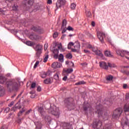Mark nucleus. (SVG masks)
Returning a JSON list of instances; mask_svg holds the SVG:
<instances>
[{"label": "nucleus", "mask_w": 129, "mask_h": 129, "mask_svg": "<svg viewBox=\"0 0 129 129\" xmlns=\"http://www.w3.org/2000/svg\"><path fill=\"white\" fill-rule=\"evenodd\" d=\"M6 87L9 90H15L17 91L20 88L21 85L18 80L11 79L7 81L6 83Z\"/></svg>", "instance_id": "f257e3e1"}, {"label": "nucleus", "mask_w": 129, "mask_h": 129, "mask_svg": "<svg viewBox=\"0 0 129 129\" xmlns=\"http://www.w3.org/2000/svg\"><path fill=\"white\" fill-rule=\"evenodd\" d=\"M64 104L69 110H72L75 108V105L73 103V98H68L64 99Z\"/></svg>", "instance_id": "f03ea898"}, {"label": "nucleus", "mask_w": 129, "mask_h": 129, "mask_svg": "<svg viewBox=\"0 0 129 129\" xmlns=\"http://www.w3.org/2000/svg\"><path fill=\"white\" fill-rule=\"evenodd\" d=\"M48 113L53 114V115H55V116H59V115L60 114L59 109H57V107L55 106L51 107V108L48 109Z\"/></svg>", "instance_id": "7ed1b4c3"}, {"label": "nucleus", "mask_w": 129, "mask_h": 129, "mask_svg": "<svg viewBox=\"0 0 129 129\" xmlns=\"http://www.w3.org/2000/svg\"><path fill=\"white\" fill-rule=\"evenodd\" d=\"M38 112L40 113V115L43 119H45V120H48V118H49V116L47 115V114L46 113V111H45V110H44V108L42 107H39L38 108Z\"/></svg>", "instance_id": "20e7f679"}, {"label": "nucleus", "mask_w": 129, "mask_h": 129, "mask_svg": "<svg viewBox=\"0 0 129 129\" xmlns=\"http://www.w3.org/2000/svg\"><path fill=\"white\" fill-rule=\"evenodd\" d=\"M121 113H122V108H117L113 112L112 115L113 118H117V117H119L121 115Z\"/></svg>", "instance_id": "39448f33"}, {"label": "nucleus", "mask_w": 129, "mask_h": 129, "mask_svg": "<svg viewBox=\"0 0 129 129\" xmlns=\"http://www.w3.org/2000/svg\"><path fill=\"white\" fill-rule=\"evenodd\" d=\"M96 113L98 114V115H99V116H102L103 118H104V119H107V118H108V114L106 113L102 115V114L103 113V111H102V110L100 109H98L97 110Z\"/></svg>", "instance_id": "423d86ee"}, {"label": "nucleus", "mask_w": 129, "mask_h": 129, "mask_svg": "<svg viewBox=\"0 0 129 129\" xmlns=\"http://www.w3.org/2000/svg\"><path fill=\"white\" fill-rule=\"evenodd\" d=\"M97 37L100 40L101 43H104V38H105V33L102 32H98L97 33Z\"/></svg>", "instance_id": "0eeeda50"}, {"label": "nucleus", "mask_w": 129, "mask_h": 129, "mask_svg": "<svg viewBox=\"0 0 129 129\" xmlns=\"http://www.w3.org/2000/svg\"><path fill=\"white\" fill-rule=\"evenodd\" d=\"M116 52L117 55L121 56V57H124L125 55H127L128 56H129V52L126 51L118 49V50H116Z\"/></svg>", "instance_id": "6e6552de"}, {"label": "nucleus", "mask_w": 129, "mask_h": 129, "mask_svg": "<svg viewBox=\"0 0 129 129\" xmlns=\"http://www.w3.org/2000/svg\"><path fill=\"white\" fill-rule=\"evenodd\" d=\"M76 45L74 46V48H72V52H79L80 51V43L78 41L75 42Z\"/></svg>", "instance_id": "1a4fd4ad"}, {"label": "nucleus", "mask_w": 129, "mask_h": 129, "mask_svg": "<svg viewBox=\"0 0 129 129\" xmlns=\"http://www.w3.org/2000/svg\"><path fill=\"white\" fill-rule=\"evenodd\" d=\"M66 3H67L66 0H57L56 4L57 9H59L61 7L65 6V5H66Z\"/></svg>", "instance_id": "9d476101"}, {"label": "nucleus", "mask_w": 129, "mask_h": 129, "mask_svg": "<svg viewBox=\"0 0 129 129\" xmlns=\"http://www.w3.org/2000/svg\"><path fill=\"white\" fill-rule=\"evenodd\" d=\"M32 30L34 32H37L39 34H43L44 33V29L40 27H33Z\"/></svg>", "instance_id": "9b49d317"}, {"label": "nucleus", "mask_w": 129, "mask_h": 129, "mask_svg": "<svg viewBox=\"0 0 129 129\" xmlns=\"http://www.w3.org/2000/svg\"><path fill=\"white\" fill-rule=\"evenodd\" d=\"M102 125V122L101 120L94 122L93 124V127L94 128H100Z\"/></svg>", "instance_id": "f8f14e48"}, {"label": "nucleus", "mask_w": 129, "mask_h": 129, "mask_svg": "<svg viewBox=\"0 0 129 129\" xmlns=\"http://www.w3.org/2000/svg\"><path fill=\"white\" fill-rule=\"evenodd\" d=\"M24 5L27 9H30L33 6V1L32 0H26L24 1Z\"/></svg>", "instance_id": "ddd939ff"}, {"label": "nucleus", "mask_w": 129, "mask_h": 129, "mask_svg": "<svg viewBox=\"0 0 129 129\" xmlns=\"http://www.w3.org/2000/svg\"><path fill=\"white\" fill-rule=\"evenodd\" d=\"M99 66L100 68L104 69L105 70H107L108 69V66L106 64V62L104 61H101L99 62Z\"/></svg>", "instance_id": "4468645a"}, {"label": "nucleus", "mask_w": 129, "mask_h": 129, "mask_svg": "<svg viewBox=\"0 0 129 129\" xmlns=\"http://www.w3.org/2000/svg\"><path fill=\"white\" fill-rule=\"evenodd\" d=\"M61 66H62V64L60 63L57 62H54L51 65L52 68H54V69H56V68H60Z\"/></svg>", "instance_id": "2eb2a0df"}, {"label": "nucleus", "mask_w": 129, "mask_h": 129, "mask_svg": "<svg viewBox=\"0 0 129 129\" xmlns=\"http://www.w3.org/2000/svg\"><path fill=\"white\" fill-rule=\"evenodd\" d=\"M44 84H51L52 82H53V78H49L46 79L43 81Z\"/></svg>", "instance_id": "dca6fc26"}, {"label": "nucleus", "mask_w": 129, "mask_h": 129, "mask_svg": "<svg viewBox=\"0 0 129 129\" xmlns=\"http://www.w3.org/2000/svg\"><path fill=\"white\" fill-rule=\"evenodd\" d=\"M53 53L54 54V58H55V59H57V58H58V54H59V50L57 48L54 49L53 50Z\"/></svg>", "instance_id": "f3484780"}, {"label": "nucleus", "mask_w": 129, "mask_h": 129, "mask_svg": "<svg viewBox=\"0 0 129 129\" xmlns=\"http://www.w3.org/2000/svg\"><path fill=\"white\" fill-rule=\"evenodd\" d=\"M29 38L31 40H39V39H40V36L37 35H31L29 36Z\"/></svg>", "instance_id": "a211bd4d"}, {"label": "nucleus", "mask_w": 129, "mask_h": 129, "mask_svg": "<svg viewBox=\"0 0 129 129\" xmlns=\"http://www.w3.org/2000/svg\"><path fill=\"white\" fill-rule=\"evenodd\" d=\"M55 47H57L58 48V50H60L61 51V52H64V51H65L64 48H63V47H62V44H61V43L56 44Z\"/></svg>", "instance_id": "6ab92c4d"}, {"label": "nucleus", "mask_w": 129, "mask_h": 129, "mask_svg": "<svg viewBox=\"0 0 129 129\" xmlns=\"http://www.w3.org/2000/svg\"><path fill=\"white\" fill-rule=\"evenodd\" d=\"M50 76V73L49 72H43L42 74L41 75V78H46L47 76Z\"/></svg>", "instance_id": "aec40b11"}, {"label": "nucleus", "mask_w": 129, "mask_h": 129, "mask_svg": "<svg viewBox=\"0 0 129 129\" xmlns=\"http://www.w3.org/2000/svg\"><path fill=\"white\" fill-rule=\"evenodd\" d=\"M93 52H94L95 54L96 55H97L98 56H99L100 57H102L103 56V54L101 53L100 50H94V49H93Z\"/></svg>", "instance_id": "412c9836"}, {"label": "nucleus", "mask_w": 129, "mask_h": 129, "mask_svg": "<svg viewBox=\"0 0 129 129\" xmlns=\"http://www.w3.org/2000/svg\"><path fill=\"white\" fill-rule=\"evenodd\" d=\"M105 56H106V57H113L112 53L110 52V51H108V50H106L105 51Z\"/></svg>", "instance_id": "4be33fe9"}, {"label": "nucleus", "mask_w": 129, "mask_h": 129, "mask_svg": "<svg viewBox=\"0 0 129 129\" xmlns=\"http://www.w3.org/2000/svg\"><path fill=\"white\" fill-rule=\"evenodd\" d=\"M20 104V101L16 104V105L12 108V110L16 111V109H18V108H21V107L19 105Z\"/></svg>", "instance_id": "5701e85b"}, {"label": "nucleus", "mask_w": 129, "mask_h": 129, "mask_svg": "<svg viewBox=\"0 0 129 129\" xmlns=\"http://www.w3.org/2000/svg\"><path fill=\"white\" fill-rule=\"evenodd\" d=\"M42 48H43V45L41 44L36 45L35 48H34L35 51H40L42 50Z\"/></svg>", "instance_id": "b1692460"}, {"label": "nucleus", "mask_w": 129, "mask_h": 129, "mask_svg": "<svg viewBox=\"0 0 129 129\" xmlns=\"http://www.w3.org/2000/svg\"><path fill=\"white\" fill-rule=\"evenodd\" d=\"M59 74H60V73L59 72H57L55 74H54L53 76L54 79L59 81V80H60V78H59Z\"/></svg>", "instance_id": "393cba45"}, {"label": "nucleus", "mask_w": 129, "mask_h": 129, "mask_svg": "<svg viewBox=\"0 0 129 129\" xmlns=\"http://www.w3.org/2000/svg\"><path fill=\"white\" fill-rule=\"evenodd\" d=\"M67 25V21H66V20H63L62 21L61 29H65V28H66Z\"/></svg>", "instance_id": "a878e982"}, {"label": "nucleus", "mask_w": 129, "mask_h": 129, "mask_svg": "<svg viewBox=\"0 0 129 129\" xmlns=\"http://www.w3.org/2000/svg\"><path fill=\"white\" fill-rule=\"evenodd\" d=\"M5 94V91L4 90V87L0 86V96H3Z\"/></svg>", "instance_id": "bb28decb"}, {"label": "nucleus", "mask_w": 129, "mask_h": 129, "mask_svg": "<svg viewBox=\"0 0 129 129\" xmlns=\"http://www.w3.org/2000/svg\"><path fill=\"white\" fill-rule=\"evenodd\" d=\"M7 80V79L3 76H0V83L2 84L5 83V81Z\"/></svg>", "instance_id": "cd10ccee"}, {"label": "nucleus", "mask_w": 129, "mask_h": 129, "mask_svg": "<svg viewBox=\"0 0 129 129\" xmlns=\"http://www.w3.org/2000/svg\"><path fill=\"white\" fill-rule=\"evenodd\" d=\"M58 60L60 61V62H63L64 61V56H63V54H60L58 56Z\"/></svg>", "instance_id": "c85d7f7f"}, {"label": "nucleus", "mask_w": 129, "mask_h": 129, "mask_svg": "<svg viewBox=\"0 0 129 129\" xmlns=\"http://www.w3.org/2000/svg\"><path fill=\"white\" fill-rule=\"evenodd\" d=\"M124 111L125 112H127L129 111V105L127 104H126L124 106Z\"/></svg>", "instance_id": "c756f323"}, {"label": "nucleus", "mask_w": 129, "mask_h": 129, "mask_svg": "<svg viewBox=\"0 0 129 129\" xmlns=\"http://www.w3.org/2000/svg\"><path fill=\"white\" fill-rule=\"evenodd\" d=\"M26 111V109L23 108L22 110H21L18 113V117H20V116H21V115L23 114V112H25Z\"/></svg>", "instance_id": "7c9ffc66"}, {"label": "nucleus", "mask_w": 129, "mask_h": 129, "mask_svg": "<svg viewBox=\"0 0 129 129\" xmlns=\"http://www.w3.org/2000/svg\"><path fill=\"white\" fill-rule=\"evenodd\" d=\"M64 72L68 74L72 73V72H73V69H68L65 70Z\"/></svg>", "instance_id": "2f4dec72"}, {"label": "nucleus", "mask_w": 129, "mask_h": 129, "mask_svg": "<svg viewBox=\"0 0 129 129\" xmlns=\"http://www.w3.org/2000/svg\"><path fill=\"white\" fill-rule=\"evenodd\" d=\"M113 79V77L111 75H109L106 78V80L107 81H111Z\"/></svg>", "instance_id": "473e14b6"}, {"label": "nucleus", "mask_w": 129, "mask_h": 129, "mask_svg": "<svg viewBox=\"0 0 129 129\" xmlns=\"http://www.w3.org/2000/svg\"><path fill=\"white\" fill-rule=\"evenodd\" d=\"M110 67V68H114L116 67V66L114 63H111L110 62L108 63V68Z\"/></svg>", "instance_id": "72a5a7b5"}, {"label": "nucleus", "mask_w": 129, "mask_h": 129, "mask_svg": "<svg viewBox=\"0 0 129 129\" xmlns=\"http://www.w3.org/2000/svg\"><path fill=\"white\" fill-rule=\"evenodd\" d=\"M66 57L67 58V59H72V54L70 53H69L66 54Z\"/></svg>", "instance_id": "f704fd0d"}, {"label": "nucleus", "mask_w": 129, "mask_h": 129, "mask_svg": "<svg viewBox=\"0 0 129 129\" xmlns=\"http://www.w3.org/2000/svg\"><path fill=\"white\" fill-rule=\"evenodd\" d=\"M76 8V4L73 3L70 6V8L71 10H75V8Z\"/></svg>", "instance_id": "c9c22d12"}, {"label": "nucleus", "mask_w": 129, "mask_h": 129, "mask_svg": "<svg viewBox=\"0 0 129 129\" xmlns=\"http://www.w3.org/2000/svg\"><path fill=\"white\" fill-rule=\"evenodd\" d=\"M82 84H85V82H84V81H80L78 83H76L75 84V85H81Z\"/></svg>", "instance_id": "e433bc0d"}, {"label": "nucleus", "mask_w": 129, "mask_h": 129, "mask_svg": "<svg viewBox=\"0 0 129 129\" xmlns=\"http://www.w3.org/2000/svg\"><path fill=\"white\" fill-rule=\"evenodd\" d=\"M18 5L14 4V6L12 7V10L13 11H18Z\"/></svg>", "instance_id": "4c0bfd02"}, {"label": "nucleus", "mask_w": 129, "mask_h": 129, "mask_svg": "<svg viewBox=\"0 0 129 129\" xmlns=\"http://www.w3.org/2000/svg\"><path fill=\"white\" fill-rule=\"evenodd\" d=\"M36 51H37L36 53V56H37V57H39L40 55H41L42 53V51L41 50H36Z\"/></svg>", "instance_id": "58836bf2"}, {"label": "nucleus", "mask_w": 129, "mask_h": 129, "mask_svg": "<svg viewBox=\"0 0 129 129\" xmlns=\"http://www.w3.org/2000/svg\"><path fill=\"white\" fill-rule=\"evenodd\" d=\"M39 63H40V61H36L34 66V69H36V68H37V67L38 66V65H39Z\"/></svg>", "instance_id": "ea45409f"}, {"label": "nucleus", "mask_w": 129, "mask_h": 129, "mask_svg": "<svg viewBox=\"0 0 129 129\" xmlns=\"http://www.w3.org/2000/svg\"><path fill=\"white\" fill-rule=\"evenodd\" d=\"M67 30H68V31H74V29H73V28H72L71 26H69L68 27V28H67Z\"/></svg>", "instance_id": "a19ab883"}, {"label": "nucleus", "mask_w": 129, "mask_h": 129, "mask_svg": "<svg viewBox=\"0 0 129 129\" xmlns=\"http://www.w3.org/2000/svg\"><path fill=\"white\" fill-rule=\"evenodd\" d=\"M48 58H49V55H47L45 56V57L44 58V60L43 62H44V63H46V62H47V61H48Z\"/></svg>", "instance_id": "79ce46f5"}, {"label": "nucleus", "mask_w": 129, "mask_h": 129, "mask_svg": "<svg viewBox=\"0 0 129 129\" xmlns=\"http://www.w3.org/2000/svg\"><path fill=\"white\" fill-rule=\"evenodd\" d=\"M48 58H49V55H47L45 56V57L44 58V60L43 62H44V63H46V62H47V61H48Z\"/></svg>", "instance_id": "37998d69"}, {"label": "nucleus", "mask_w": 129, "mask_h": 129, "mask_svg": "<svg viewBox=\"0 0 129 129\" xmlns=\"http://www.w3.org/2000/svg\"><path fill=\"white\" fill-rule=\"evenodd\" d=\"M26 45H27L28 46H33V43H32V42L31 41H27L26 42Z\"/></svg>", "instance_id": "c03bdc74"}, {"label": "nucleus", "mask_w": 129, "mask_h": 129, "mask_svg": "<svg viewBox=\"0 0 129 129\" xmlns=\"http://www.w3.org/2000/svg\"><path fill=\"white\" fill-rule=\"evenodd\" d=\"M36 87V83H32L31 86V88L34 89Z\"/></svg>", "instance_id": "a18cd8bd"}, {"label": "nucleus", "mask_w": 129, "mask_h": 129, "mask_svg": "<svg viewBox=\"0 0 129 129\" xmlns=\"http://www.w3.org/2000/svg\"><path fill=\"white\" fill-rule=\"evenodd\" d=\"M31 111H32V109H30L29 110L27 111L25 113V115H28V114H30V112H31Z\"/></svg>", "instance_id": "49530a36"}, {"label": "nucleus", "mask_w": 129, "mask_h": 129, "mask_svg": "<svg viewBox=\"0 0 129 129\" xmlns=\"http://www.w3.org/2000/svg\"><path fill=\"white\" fill-rule=\"evenodd\" d=\"M9 111H10V108L9 107L6 108L4 110V112H5L6 113H8Z\"/></svg>", "instance_id": "de8ad7c7"}, {"label": "nucleus", "mask_w": 129, "mask_h": 129, "mask_svg": "<svg viewBox=\"0 0 129 129\" xmlns=\"http://www.w3.org/2000/svg\"><path fill=\"white\" fill-rule=\"evenodd\" d=\"M53 38H57L58 37V33L57 32H54L53 35Z\"/></svg>", "instance_id": "09e8293b"}, {"label": "nucleus", "mask_w": 129, "mask_h": 129, "mask_svg": "<svg viewBox=\"0 0 129 129\" xmlns=\"http://www.w3.org/2000/svg\"><path fill=\"white\" fill-rule=\"evenodd\" d=\"M87 109H88V104H87V106H84V110H85V111H86Z\"/></svg>", "instance_id": "8fccbe9b"}, {"label": "nucleus", "mask_w": 129, "mask_h": 129, "mask_svg": "<svg viewBox=\"0 0 129 129\" xmlns=\"http://www.w3.org/2000/svg\"><path fill=\"white\" fill-rule=\"evenodd\" d=\"M86 14L88 17H91V13H90V11L86 12Z\"/></svg>", "instance_id": "3c124183"}, {"label": "nucleus", "mask_w": 129, "mask_h": 129, "mask_svg": "<svg viewBox=\"0 0 129 129\" xmlns=\"http://www.w3.org/2000/svg\"><path fill=\"white\" fill-rule=\"evenodd\" d=\"M63 29L62 31V34H64V33H66V31H67V29H66V28H61Z\"/></svg>", "instance_id": "603ef678"}, {"label": "nucleus", "mask_w": 129, "mask_h": 129, "mask_svg": "<svg viewBox=\"0 0 129 129\" xmlns=\"http://www.w3.org/2000/svg\"><path fill=\"white\" fill-rule=\"evenodd\" d=\"M128 119H126L124 122L125 125H128Z\"/></svg>", "instance_id": "864d4df0"}, {"label": "nucleus", "mask_w": 129, "mask_h": 129, "mask_svg": "<svg viewBox=\"0 0 129 129\" xmlns=\"http://www.w3.org/2000/svg\"><path fill=\"white\" fill-rule=\"evenodd\" d=\"M41 90V87L39 86L37 87V91L40 92Z\"/></svg>", "instance_id": "5fc2aeb1"}, {"label": "nucleus", "mask_w": 129, "mask_h": 129, "mask_svg": "<svg viewBox=\"0 0 129 129\" xmlns=\"http://www.w3.org/2000/svg\"><path fill=\"white\" fill-rule=\"evenodd\" d=\"M67 76H64L63 78H62V80L63 81H66V80H67Z\"/></svg>", "instance_id": "6e6d98bb"}, {"label": "nucleus", "mask_w": 129, "mask_h": 129, "mask_svg": "<svg viewBox=\"0 0 129 129\" xmlns=\"http://www.w3.org/2000/svg\"><path fill=\"white\" fill-rule=\"evenodd\" d=\"M30 97H31V98H35V97H36V94H35L34 95H31L30 96Z\"/></svg>", "instance_id": "4d7b16f0"}, {"label": "nucleus", "mask_w": 129, "mask_h": 129, "mask_svg": "<svg viewBox=\"0 0 129 129\" xmlns=\"http://www.w3.org/2000/svg\"><path fill=\"white\" fill-rule=\"evenodd\" d=\"M12 105H14V102H12L9 105H8V106L11 107V106H12Z\"/></svg>", "instance_id": "13d9d810"}, {"label": "nucleus", "mask_w": 129, "mask_h": 129, "mask_svg": "<svg viewBox=\"0 0 129 129\" xmlns=\"http://www.w3.org/2000/svg\"><path fill=\"white\" fill-rule=\"evenodd\" d=\"M47 4H48V5H51V4H52V0H48Z\"/></svg>", "instance_id": "bf43d9fd"}, {"label": "nucleus", "mask_w": 129, "mask_h": 129, "mask_svg": "<svg viewBox=\"0 0 129 129\" xmlns=\"http://www.w3.org/2000/svg\"><path fill=\"white\" fill-rule=\"evenodd\" d=\"M29 93H30V94L34 95V94H35V91H30Z\"/></svg>", "instance_id": "052dcab7"}, {"label": "nucleus", "mask_w": 129, "mask_h": 129, "mask_svg": "<svg viewBox=\"0 0 129 129\" xmlns=\"http://www.w3.org/2000/svg\"><path fill=\"white\" fill-rule=\"evenodd\" d=\"M17 122L18 123H22V121L21 120V119L19 118L18 119V120H17Z\"/></svg>", "instance_id": "680f3d73"}, {"label": "nucleus", "mask_w": 129, "mask_h": 129, "mask_svg": "<svg viewBox=\"0 0 129 129\" xmlns=\"http://www.w3.org/2000/svg\"><path fill=\"white\" fill-rule=\"evenodd\" d=\"M88 48H89V49H91L92 48V45H91V44H89Z\"/></svg>", "instance_id": "e2e57ef3"}, {"label": "nucleus", "mask_w": 129, "mask_h": 129, "mask_svg": "<svg viewBox=\"0 0 129 129\" xmlns=\"http://www.w3.org/2000/svg\"><path fill=\"white\" fill-rule=\"evenodd\" d=\"M84 52L86 53H89V51L86 49L84 50Z\"/></svg>", "instance_id": "0e129e2a"}, {"label": "nucleus", "mask_w": 129, "mask_h": 129, "mask_svg": "<svg viewBox=\"0 0 129 129\" xmlns=\"http://www.w3.org/2000/svg\"><path fill=\"white\" fill-rule=\"evenodd\" d=\"M68 48L71 49V45L70 44V43H69L68 45Z\"/></svg>", "instance_id": "69168bd1"}, {"label": "nucleus", "mask_w": 129, "mask_h": 129, "mask_svg": "<svg viewBox=\"0 0 129 129\" xmlns=\"http://www.w3.org/2000/svg\"><path fill=\"white\" fill-rule=\"evenodd\" d=\"M126 98L127 99H129V94H126Z\"/></svg>", "instance_id": "338daca9"}, {"label": "nucleus", "mask_w": 129, "mask_h": 129, "mask_svg": "<svg viewBox=\"0 0 129 129\" xmlns=\"http://www.w3.org/2000/svg\"><path fill=\"white\" fill-rule=\"evenodd\" d=\"M3 104H4V102H3V101H0V106H3Z\"/></svg>", "instance_id": "774afa93"}]
</instances>
